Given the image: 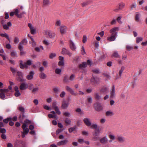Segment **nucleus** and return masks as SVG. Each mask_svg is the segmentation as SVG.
<instances>
[{"mask_svg":"<svg viewBox=\"0 0 147 147\" xmlns=\"http://www.w3.org/2000/svg\"><path fill=\"white\" fill-rule=\"evenodd\" d=\"M83 121L87 126L89 127L91 125V123L89 119L88 118H85L84 119Z\"/></svg>","mask_w":147,"mask_h":147,"instance_id":"nucleus-13","label":"nucleus"},{"mask_svg":"<svg viewBox=\"0 0 147 147\" xmlns=\"http://www.w3.org/2000/svg\"><path fill=\"white\" fill-rule=\"evenodd\" d=\"M94 108L95 110L99 112L103 110V107L100 103L96 102L94 105Z\"/></svg>","mask_w":147,"mask_h":147,"instance_id":"nucleus-4","label":"nucleus"},{"mask_svg":"<svg viewBox=\"0 0 147 147\" xmlns=\"http://www.w3.org/2000/svg\"><path fill=\"white\" fill-rule=\"evenodd\" d=\"M125 5V4L123 2H121L118 4L119 9L121 10L123 8Z\"/></svg>","mask_w":147,"mask_h":147,"instance_id":"nucleus-31","label":"nucleus"},{"mask_svg":"<svg viewBox=\"0 0 147 147\" xmlns=\"http://www.w3.org/2000/svg\"><path fill=\"white\" fill-rule=\"evenodd\" d=\"M15 14L19 18H21V15H19L18 14V9H16L14 12Z\"/></svg>","mask_w":147,"mask_h":147,"instance_id":"nucleus-42","label":"nucleus"},{"mask_svg":"<svg viewBox=\"0 0 147 147\" xmlns=\"http://www.w3.org/2000/svg\"><path fill=\"white\" fill-rule=\"evenodd\" d=\"M94 97L97 100H99L101 99V96L100 95L99 93H94Z\"/></svg>","mask_w":147,"mask_h":147,"instance_id":"nucleus-32","label":"nucleus"},{"mask_svg":"<svg viewBox=\"0 0 147 147\" xmlns=\"http://www.w3.org/2000/svg\"><path fill=\"white\" fill-rule=\"evenodd\" d=\"M115 96V87L114 85H113L112 90L111 92L110 97L111 98H113Z\"/></svg>","mask_w":147,"mask_h":147,"instance_id":"nucleus-27","label":"nucleus"},{"mask_svg":"<svg viewBox=\"0 0 147 147\" xmlns=\"http://www.w3.org/2000/svg\"><path fill=\"white\" fill-rule=\"evenodd\" d=\"M113 114V112L111 111H107L105 113L106 115L107 116H112Z\"/></svg>","mask_w":147,"mask_h":147,"instance_id":"nucleus-34","label":"nucleus"},{"mask_svg":"<svg viewBox=\"0 0 147 147\" xmlns=\"http://www.w3.org/2000/svg\"><path fill=\"white\" fill-rule=\"evenodd\" d=\"M65 89L67 91L70 92L73 95L76 96L77 94V93L74 92V90L68 86H66L65 87Z\"/></svg>","mask_w":147,"mask_h":147,"instance_id":"nucleus-11","label":"nucleus"},{"mask_svg":"<svg viewBox=\"0 0 147 147\" xmlns=\"http://www.w3.org/2000/svg\"><path fill=\"white\" fill-rule=\"evenodd\" d=\"M30 38L32 42V46L33 47H35L36 45V43L34 41V39L32 38V37H30Z\"/></svg>","mask_w":147,"mask_h":147,"instance_id":"nucleus-44","label":"nucleus"},{"mask_svg":"<svg viewBox=\"0 0 147 147\" xmlns=\"http://www.w3.org/2000/svg\"><path fill=\"white\" fill-rule=\"evenodd\" d=\"M45 34L47 36V37L50 38H53L55 36V33L49 30H46L45 31Z\"/></svg>","mask_w":147,"mask_h":147,"instance_id":"nucleus-3","label":"nucleus"},{"mask_svg":"<svg viewBox=\"0 0 147 147\" xmlns=\"http://www.w3.org/2000/svg\"><path fill=\"white\" fill-rule=\"evenodd\" d=\"M62 52L63 54L68 55L69 56H71V53L68 50L65 48H63L62 49Z\"/></svg>","mask_w":147,"mask_h":147,"instance_id":"nucleus-18","label":"nucleus"},{"mask_svg":"<svg viewBox=\"0 0 147 147\" xmlns=\"http://www.w3.org/2000/svg\"><path fill=\"white\" fill-rule=\"evenodd\" d=\"M119 28L118 27H114L111 29H110L109 30V32L111 34L115 33H117V31L119 30Z\"/></svg>","mask_w":147,"mask_h":147,"instance_id":"nucleus-22","label":"nucleus"},{"mask_svg":"<svg viewBox=\"0 0 147 147\" xmlns=\"http://www.w3.org/2000/svg\"><path fill=\"white\" fill-rule=\"evenodd\" d=\"M124 69H125V67L124 66H122L121 67V69L119 71V76L117 77L116 78V79L119 78H121L122 74V73L123 71L124 70Z\"/></svg>","mask_w":147,"mask_h":147,"instance_id":"nucleus-28","label":"nucleus"},{"mask_svg":"<svg viewBox=\"0 0 147 147\" xmlns=\"http://www.w3.org/2000/svg\"><path fill=\"white\" fill-rule=\"evenodd\" d=\"M25 124L22 125V128L23 131L22 132V138H24L25 136V135L27 134L29 132V129L28 128H26Z\"/></svg>","mask_w":147,"mask_h":147,"instance_id":"nucleus-5","label":"nucleus"},{"mask_svg":"<svg viewBox=\"0 0 147 147\" xmlns=\"http://www.w3.org/2000/svg\"><path fill=\"white\" fill-rule=\"evenodd\" d=\"M87 40V37L86 36L84 35L83 37L82 42L83 43H85L86 42Z\"/></svg>","mask_w":147,"mask_h":147,"instance_id":"nucleus-61","label":"nucleus"},{"mask_svg":"<svg viewBox=\"0 0 147 147\" xmlns=\"http://www.w3.org/2000/svg\"><path fill=\"white\" fill-rule=\"evenodd\" d=\"M89 1H86L82 3L81 5L82 7L86 6L88 5L90 3Z\"/></svg>","mask_w":147,"mask_h":147,"instance_id":"nucleus-40","label":"nucleus"},{"mask_svg":"<svg viewBox=\"0 0 147 147\" xmlns=\"http://www.w3.org/2000/svg\"><path fill=\"white\" fill-rule=\"evenodd\" d=\"M12 24L10 22H8L7 24H4L3 26V28L5 30H8L9 28V27L11 26Z\"/></svg>","mask_w":147,"mask_h":147,"instance_id":"nucleus-25","label":"nucleus"},{"mask_svg":"<svg viewBox=\"0 0 147 147\" xmlns=\"http://www.w3.org/2000/svg\"><path fill=\"white\" fill-rule=\"evenodd\" d=\"M100 142L102 144H106L108 142V139L106 136L101 138L100 140Z\"/></svg>","mask_w":147,"mask_h":147,"instance_id":"nucleus-26","label":"nucleus"},{"mask_svg":"<svg viewBox=\"0 0 147 147\" xmlns=\"http://www.w3.org/2000/svg\"><path fill=\"white\" fill-rule=\"evenodd\" d=\"M93 72L95 74H99L100 73L99 70L98 69H95L92 70Z\"/></svg>","mask_w":147,"mask_h":147,"instance_id":"nucleus-60","label":"nucleus"},{"mask_svg":"<svg viewBox=\"0 0 147 147\" xmlns=\"http://www.w3.org/2000/svg\"><path fill=\"white\" fill-rule=\"evenodd\" d=\"M39 74V77L41 79H44L47 78L46 75L43 72H41Z\"/></svg>","mask_w":147,"mask_h":147,"instance_id":"nucleus-30","label":"nucleus"},{"mask_svg":"<svg viewBox=\"0 0 147 147\" xmlns=\"http://www.w3.org/2000/svg\"><path fill=\"white\" fill-rule=\"evenodd\" d=\"M136 6V3H132L131 6V10H132L133 8H135Z\"/></svg>","mask_w":147,"mask_h":147,"instance_id":"nucleus-52","label":"nucleus"},{"mask_svg":"<svg viewBox=\"0 0 147 147\" xmlns=\"http://www.w3.org/2000/svg\"><path fill=\"white\" fill-rule=\"evenodd\" d=\"M59 59L60 61L58 63L59 66H63L64 65V58L63 57L60 56L59 57Z\"/></svg>","mask_w":147,"mask_h":147,"instance_id":"nucleus-21","label":"nucleus"},{"mask_svg":"<svg viewBox=\"0 0 147 147\" xmlns=\"http://www.w3.org/2000/svg\"><path fill=\"white\" fill-rule=\"evenodd\" d=\"M34 74V71H30L29 74L26 76V78L28 80H31L33 78V76Z\"/></svg>","mask_w":147,"mask_h":147,"instance_id":"nucleus-15","label":"nucleus"},{"mask_svg":"<svg viewBox=\"0 0 147 147\" xmlns=\"http://www.w3.org/2000/svg\"><path fill=\"white\" fill-rule=\"evenodd\" d=\"M9 91L8 89H0V98L2 99H4L5 97V95Z\"/></svg>","mask_w":147,"mask_h":147,"instance_id":"nucleus-2","label":"nucleus"},{"mask_svg":"<svg viewBox=\"0 0 147 147\" xmlns=\"http://www.w3.org/2000/svg\"><path fill=\"white\" fill-rule=\"evenodd\" d=\"M11 118H7L6 119H4L3 121L4 123H7L10 120H11Z\"/></svg>","mask_w":147,"mask_h":147,"instance_id":"nucleus-57","label":"nucleus"},{"mask_svg":"<svg viewBox=\"0 0 147 147\" xmlns=\"http://www.w3.org/2000/svg\"><path fill=\"white\" fill-rule=\"evenodd\" d=\"M11 55L13 57H18L16 52L15 51H12L11 52Z\"/></svg>","mask_w":147,"mask_h":147,"instance_id":"nucleus-37","label":"nucleus"},{"mask_svg":"<svg viewBox=\"0 0 147 147\" xmlns=\"http://www.w3.org/2000/svg\"><path fill=\"white\" fill-rule=\"evenodd\" d=\"M100 79L97 77L93 76L92 78L90 80V82L93 83L94 84H97L99 83Z\"/></svg>","mask_w":147,"mask_h":147,"instance_id":"nucleus-7","label":"nucleus"},{"mask_svg":"<svg viewBox=\"0 0 147 147\" xmlns=\"http://www.w3.org/2000/svg\"><path fill=\"white\" fill-rule=\"evenodd\" d=\"M100 133V130L99 129L95 131L94 132L93 134V135L94 136H96L99 135Z\"/></svg>","mask_w":147,"mask_h":147,"instance_id":"nucleus-39","label":"nucleus"},{"mask_svg":"<svg viewBox=\"0 0 147 147\" xmlns=\"http://www.w3.org/2000/svg\"><path fill=\"white\" fill-rule=\"evenodd\" d=\"M87 100L89 103H91L92 102V98L90 96H88L87 98Z\"/></svg>","mask_w":147,"mask_h":147,"instance_id":"nucleus-58","label":"nucleus"},{"mask_svg":"<svg viewBox=\"0 0 147 147\" xmlns=\"http://www.w3.org/2000/svg\"><path fill=\"white\" fill-rule=\"evenodd\" d=\"M69 105V103L66 101L63 100L62 101V103L61 105L62 108L65 109H67Z\"/></svg>","mask_w":147,"mask_h":147,"instance_id":"nucleus-17","label":"nucleus"},{"mask_svg":"<svg viewBox=\"0 0 147 147\" xmlns=\"http://www.w3.org/2000/svg\"><path fill=\"white\" fill-rule=\"evenodd\" d=\"M61 21L60 20H57L56 21L55 23V26H59L61 25Z\"/></svg>","mask_w":147,"mask_h":147,"instance_id":"nucleus-64","label":"nucleus"},{"mask_svg":"<svg viewBox=\"0 0 147 147\" xmlns=\"http://www.w3.org/2000/svg\"><path fill=\"white\" fill-rule=\"evenodd\" d=\"M0 35L2 37H5V38H6L7 40H8L9 41V42H10V40L9 38V36L8 35V34H7V33H3V34L1 33L0 34Z\"/></svg>","mask_w":147,"mask_h":147,"instance_id":"nucleus-29","label":"nucleus"},{"mask_svg":"<svg viewBox=\"0 0 147 147\" xmlns=\"http://www.w3.org/2000/svg\"><path fill=\"white\" fill-rule=\"evenodd\" d=\"M91 62L90 60H88L86 63L85 62H83L82 63V64H80L79 67L80 68L82 67H86L87 65H90V66L91 65Z\"/></svg>","mask_w":147,"mask_h":147,"instance_id":"nucleus-9","label":"nucleus"},{"mask_svg":"<svg viewBox=\"0 0 147 147\" xmlns=\"http://www.w3.org/2000/svg\"><path fill=\"white\" fill-rule=\"evenodd\" d=\"M108 90L109 89L107 87L104 86L101 88L100 92L102 93L106 94L108 92Z\"/></svg>","mask_w":147,"mask_h":147,"instance_id":"nucleus-23","label":"nucleus"},{"mask_svg":"<svg viewBox=\"0 0 147 147\" xmlns=\"http://www.w3.org/2000/svg\"><path fill=\"white\" fill-rule=\"evenodd\" d=\"M143 38L142 37H138L136 38V42L138 43L141 41L143 40Z\"/></svg>","mask_w":147,"mask_h":147,"instance_id":"nucleus-41","label":"nucleus"},{"mask_svg":"<svg viewBox=\"0 0 147 147\" xmlns=\"http://www.w3.org/2000/svg\"><path fill=\"white\" fill-rule=\"evenodd\" d=\"M31 123V121L29 120L28 119H26L25 121H24V123H23V125H24V124L25 125L26 128H28V126L27 125V124H30Z\"/></svg>","mask_w":147,"mask_h":147,"instance_id":"nucleus-36","label":"nucleus"},{"mask_svg":"<svg viewBox=\"0 0 147 147\" xmlns=\"http://www.w3.org/2000/svg\"><path fill=\"white\" fill-rule=\"evenodd\" d=\"M27 43V41L26 39H24L23 40L20 42L19 44L18 47L19 49L22 50L23 49V45H26Z\"/></svg>","mask_w":147,"mask_h":147,"instance_id":"nucleus-8","label":"nucleus"},{"mask_svg":"<svg viewBox=\"0 0 147 147\" xmlns=\"http://www.w3.org/2000/svg\"><path fill=\"white\" fill-rule=\"evenodd\" d=\"M18 109L22 112L20 115L19 119L20 121H22L23 119L26 118V116L24 114L25 112L24 108L21 106H19L18 107Z\"/></svg>","mask_w":147,"mask_h":147,"instance_id":"nucleus-1","label":"nucleus"},{"mask_svg":"<svg viewBox=\"0 0 147 147\" xmlns=\"http://www.w3.org/2000/svg\"><path fill=\"white\" fill-rule=\"evenodd\" d=\"M61 69L59 68H57L55 70V72L56 74H61Z\"/></svg>","mask_w":147,"mask_h":147,"instance_id":"nucleus-51","label":"nucleus"},{"mask_svg":"<svg viewBox=\"0 0 147 147\" xmlns=\"http://www.w3.org/2000/svg\"><path fill=\"white\" fill-rule=\"evenodd\" d=\"M63 81L65 82L68 83L69 82V80L68 79V76H64L63 79Z\"/></svg>","mask_w":147,"mask_h":147,"instance_id":"nucleus-49","label":"nucleus"},{"mask_svg":"<svg viewBox=\"0 0 147 147\" xmlns=\"http://www.w3.org/2000/svg\"><path fill=\"white\" fill-rule=\"evenodd\" d=\"M28 87V85L26 82L21 83L20 86V88L21 90H24Z\"/></svg>","mask_w":147,"mask_h":147,"instance_id":"nucleus-10","label":"nucleus"},{"mask_svg":"<svg viewBox=\"0 0 147 147\" xmlns=\"http://www.w3.org/2000/svg\"><path fill=\"white\" fill-rule=\"evenodd\" d=\"M68 142V141L67 140L61 141L57 143V145L58 146L63 145L67 144Z\"/></svg>","mask_w":147,"mask_h":147,"instance_id":"nucleus-20","label":"nucleus"},{"mask_svg":"<svg viewBox=\"0 0 147 147\" xmlns=\"http://www.w3.org/2000/svg\"><path fill=\"white\" fill-rule=\"evenodd\" d=\"M56 56V54L55 53H51L50 54L49 57L51 59H53Z\"/></svg>","mask_w":147,"mask_h":147,"instance_id":"nucleus-63","label":"nucleus"},{"mask_svg":"<svg viewBox=\"0 0 147 147\" xmlns=\"http://www.w3.org/2000/svg\"><path fill=\"white\" fill-rule=\"evenodd\" d=\"M109 138L112 140H114L115 139V136L113 134H109Z\"/></svg>","mask_w":147,"mask_h":147,"instance_id":"nucleus-55","label":"nucleus"},{"mask_svg":"<svg viewBox=\"0 0 147 147\" xmlns=\"http://www.w3.org/2000/svg\"><path fill=\"white\" fill-rule=\"evenodd\" d=\"M20 68L22 69H24V64H23L22 63L23 61L22 60H20Z\"/></svg>","mask_w":147,"mask_h":147,"instance_id":"nucleus-54","label":"nucleus"},{"mask_svg":"<svg viewBox=\"0 0 147 147\" xmlns=\"http://www.w3.org/2000/svg\"><path fill=\"white\" fill-rule=\"evenodd\" d=\"M50 4L49 0H43V5L45 6L48 5Z\"/></svg>","mask_w":147,"mask_h":147,"instance_id":"nucleus-43","label":"nucleus"},{"mask_svg":"<svg viewBox=\"0 0 147 147\" xmlns=\"http://www.w3.org/2000/svg\"><path fill=\"white\" fill-rule=\"evenodd\" d=\"M28 26L30 29L31 33L32 34H35L36 31V29L34 28L32 24L31 23H28Z\"/></svg>","mask_w":147,"mask_h":147,"instance_id":"nucleus-12","label":"nucleus"},{"mask_svg":"<svg viewBox=\"0 0 147 147\" xmlns=\"http://www.w3.org/2000/svg\"><path fill=\"white\" fill-rule=\"evenodd\" d=\"M56 113L57 114L59 115L61 114V113L60 111H59L58 107L54 109Z\"/></svg>","mask_w":147,"mask_h":147,"instance_id":"nucleus-56","label":"nucleus"},{"mask_svg":"<svg viewBox=\"0 0 147 147\" xmlns=\"http://www.w3.org/2000/svg\"><path fill=\"white\" fill-rule=\"evenodd\" d=\"M39 88L37 86L35 88H34L32 90V92L34 93H35L37 92Z\"/></svg>","mask_w":147,"mask_h":147,"instance_id":"nucleus-45","label":"nucleus"},{"mask_svg":"<svg viewBox=\"0 0 147 147\" xmlns=\"http://www.w3.org/2000/svg\"><path fill=\"white\" fill-rule=\"evenodd\" d=\"M53 90L55 93L58 94L60 91V89L58 87H55L53 88Z\"/></svg>","mask_w":147,"mask_h":147,"instance_id":"nucleus-46","label":"nucleus"},{"mask_svg":"<svg viewBox=\"0 0 147 147\" xmlns=\"http://www.w3.org/2000/svg\"><path fill=\"white\" fill-rule=\"evenodd\" d=\"M122 17V16H119L117 18V21L119 24H121L122 23V22L121 21V19Z\"/></svg>","mask_w":147,"mask_h":147,"instance_id":"nucleus-59","label":"nucleus"},{"mask_svg":"<svg viewBox=\"0 0 147 147\" xmlns=\"http://www.w3.org/2000/svg\"><path fill=\"white\" fill-rule=\"evenodd\" d=\"M48 116L50 118H54L56 119L58 118V117L56 115H53L51 114H49L48 115Z\"/></svg>","mask_w":147,"mask_h":147,"instance_id":"nucleus-38","label":"nucleus"},{"mask_svg":"<svg viewBox=\"0 0 147 147\" xmlns=\"http://www.w3.org/2000/svg\"><path fill=\"white\" fill-rule=\"evenodd\" d=\"M10 69L13 75H14L16 73L17 71V70L16 69L12 67H10Z\"/></svg>","mask_w":147,"mask_h":147,"instance_id":"nucleus-50","label":"nucleus"},{"mask_svg":"<svg viewBox=\"0 0 147 147\" xmlns=\"http://www.w3.org/2000/svg\"><path fill=\"white\" fill-rule=\"evenodd\" d=\"M60 31L61 34H64L67 29V27L64 26H62L60 27Z\"/></svg>","mask_w":147,"mask_h":147,"instance_id":"nucleus-19","label":"nucleus"},{"mask_svg":"<svg viewBox=\"0 0 147 147\" xmlns=\"http://www.w3.org/2000/svg\"><path fill=\"white\" fill-rule=\"evenodd\" d=\"M32 64V61L31 60H28L26 62L24 63V68H27L28 67V65H30Z\"/></svg>","mask_w":147,"mask_h":147,"instance_id":"nucleus-24","label":"nucleus"},{"mask_svg":"<svg viewBox=\"0 0 147 147\" xmlns=\"http://www.w3.org/2000/svg\"><path fill=\"white\" fill-rule=\"evenodd\" d=\"M117 140L120 143H123L125 140L124 138L121 135L117 136Z\"/></svg>","mask_w":147,"mask_h":147,"instance_id":"nucleus-16","label":"nucleus"},{"mask_svg":"<svg viewBox=\"0 0 147 147\" xmlns=\"http://www.w3.org/2000/svg\"><path fill=\"white\" fill-rule=\"evenodd\" d=\"M69 46L70 49L73 51H75L76 49V47L74 43L71 40L69 41Z\"/></svg>","mask_w":147,"mask_h":147,"instance_id":"nucleus-14","label":"nucleus"},{"mask_svg":"<svg viewBox=\"0 0 147 147\" xmlns=\"http://www.w3.org/2000/svg\"><path fill=\"white\" fill-rule=\"evenodd\" d=\"M57 103L56 101H54L53 102L52 106L53 109H54L58 107V106H57Z\"/></svg>","mask_w":147,"mask_h":147,"instance_id":"nucleus-47","label":"nucleus"},{"mask_svg":"<svg viewBox=\"0 0 147 147\" xmlns=\"http://www.w3.org/2000/svg\"><path fill=\"white\" fill-rule=\"evenodd\" d=\"M117 36V33L111 34L110 36L107 37V40L110 41H114L115 40Z\"/></svg>","mask_w":147,"mask_h":147,"instance_id":"nucleus-6","label":"nucleus"},{"mask_svg":"<svg viewBox=\"0 0 147 147\" xmlns=\"http://www.w3.org/2000/svg\"><path fill=\"white\" fill-rule=\"evenodd\" d=\"M112 57L116 58H119L120 57V55H119L117 51H114L112 55Z\"/></svg>","mask_w":147,"mask_h":147,"instance_id":"nucleus-33","label":"nucleus"},{"mask_svg":"<svg viewBox=\"0 0 147 147\" xmlns=\"http://www.w3.org/2000/svg\"><path fill=\"white\" fill-rule=\"evenodd\" d=\"M140 16V14L138 12L136 13L135 17V20L137 22H139L140 21L139 17Z\"/></svg>","mask_w":147,"mask_h":147,"instance_id":"nucleus-35","label":"nucleus"},{"mask_svg":"<svg viewBox=\"0 0 147 147\" xmlns=\"http://www.w3.org/2000/svg\"><path fill=\"white\" fill-rule=\"evenodd\" d=\"M65 95V92L64 91H62L60 95V96L61 98H63Z\"/></svg>","mask_w":147,"mask_h":147,"instance_id":"nucleus-62","label":"nucleus"},{"mask_svg":"<svg viewBox=\"0 0 147 147\" xmlns=\"http://www.w3.org/2000/svg\"><path fill=\"white\" fill-rule=\"evenodd\" d=\"M42 64L46 68L48 67V63L47 61H43Z\"/></svg>","mask_w":147,"mask_h":147,"instance_id":"nucleus-48","label":"nucleus"},{"mask_svg":"<svg viewBox=\"0 0 147 147\" xmlns=\"http://www.w3.org/2000/svg\"><path fill=\"white\" fill-rule=\"evenodd\" d=\"M90 126L91 128L95 129H97L98 127V125L96 124H91Z\"/></svg>","mask_w":147,"mask_h":147,"instance_id":"nucleus-53","label":"nucleus"}]
</instances>
